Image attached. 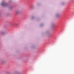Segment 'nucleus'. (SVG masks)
Masks as SVG:
<instances>
[{
    "label": "nucleus",
    "mask_w": 74,
    "mask_h": 74,
    "mask_svg": "<svg viewBox=\"0 0 74 74\" xmlns=\"http://www.w3.org/2000/svg\"><path fill=\"white\" fill-rule=\"evenodd\" d=\"M1 34L2 35H4V34H5V33L4 32H2Z\"/></svg>",
    "instance_id": "1"
},
{
    "label": "nucleus",
    "mask_w": 74,
    "mask_h": 74,
    "mask_svg": "<svg viewBox=\"0 0 74 74\" xmlns=\"http://www.w3.org/2000/svg\"><path fill=\"white\" fill-rule=\"evenodd\" d=\"M5 5V4L4 3H2V5Z\"/></svg>",
    "instance_id": "2"
},
{
    "label": "nucleus",
    "mask_w": 74,
    "mask_h": 74,
    "mask_svg": "<svg viewBox=\"0 0 74 74\" xmlns=\"http://www.w3.org/2000/svg\"><path fill=\"white\" fill-rule=\"evenodd\" d=\"M18 13H19V11H17L16 12V14H18Z\"/></svg>",
    "instance_id": "3"
}]
</instances>
